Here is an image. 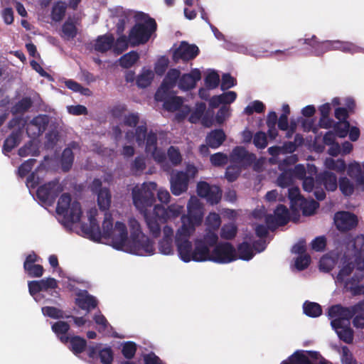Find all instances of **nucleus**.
Masks as SVG:
<instances>
[{
  "mask_svg": "<svg viewBox=\"0 0 364 364\" xmlns=\"http://www.w3.org/2000/svg\"><path fill=\"white\" fill-rule=\"evenodd\" d=\"M188 213L181 218V226L178 228L176 242L181 259L186 262L213 261L219 263L230 262L237 257L232 247L228 242L216 245L218 235L211 231L203 237L197 238L194 242V247L188 238L195 232L196 227L200 225L203 211L202 205L196 196H191L187 204Z\"/></svg>",
  "mask_w": 364,
  "mask_h": 364,
  "instance_id": "f257e3e1",
  "label": "nucleus"
},
{
  "mask_svg": "<svg viewBox=\"0 0 364 364\" xmlns=\"http://www.w3.org/2000/svg\"><path fill=\"white\" fill-rule=\"evenodd\" d=\"M156 186V183H144L134 186L132 192L134 206L143 214L148 228L155 237L159 236V204L154 205L152 213H149L147 208L155 202L154 191Z\"/></svg>",
  "mask_w": 364,
  "mask_h": 364,
  "instance_id": "f03ea898",
  "label": "nucleus"
},
{
  "mask_svg": "<svg viewBox=\"0 0 364 364\" xmlns=\"http://www.w3.org/2000/svg\"><path fill=\"white\" fill-rule=\"evenodd\" d=\"M136 23L129 31V45L135 47L146 43L156 30V21L143 12L134 15Z\"/></svg>",
  "mask_w": 364,
  "mask_h": 364,
  "instance_id": "7ed1b4c3",
  "label": "nucleus"
},
{
  "mask_svg": "<svg viewBox=\"0 0 364 364\" xmlns=\"http://www.w3.org/2000/svg\"><path fill=\"white\" fill-rule=\"evenodd\" d=\"M129 227L130 229L129 251L138 255L154 254V242L142 232L138 220L134 218H129Z\"/></svg>",
  "mask_w": 364,
  "mask_h": 364,
  "instance_id": "20e7f679",
  "label": "nucleus"
},
{
  "mask_svg": "<svg viewBox=\"0 0 364 364\" xmlns=\"http://www.w3.org/2000/svg\"><path fill=\"white\" fill-rule=\"evenodd\" d=\"M135 137L136 142L139 146L144 144L145 151L147 154H151L154 161L159 164V151L157 149V136L153 132H147L146 122L141 121L140 125L135 127L134 132H127L126 138Z\"/></svg>",
  "mask_w": 364,
  "mask_h": 364,
  "instance_id": "39448f33",
  "label": "nucleus"
},
{
  "mask_svg": "<svg viewBox=\"0 0 364 364\" xmlns=\"http://www.w3.org/2000/svg\"><path fill=\"white\" fill-rule=\"evenodd\" d=\"M355 262V251H353V254L349 253L346 250L340 258L338 267L340 268L339 272L336 277V282L343 285L346 289V284L348 282L353 280H359L360 277L357 274H353L350 277L354 268Z\"/></svg>",
  "mask_w": 364,
  "mask_h": 364,
  "instance_id": "423d86ee",
  "label": "nucleus"
},
{
  "mask_svg": "<svg viewBox=\"0 0 364 364\" xmlns=\"http://www.w3.org/2000/svg\"><path fill=\"white\" fill-rule=\"evenodd\" d=\"M62 191L63 187L60 184L59 180L55 179L38 186L36 196L42 203L52 205Z\"/></svg>",
  "mask_w": 364,
  "mask_h": 364,
  "instance_id": "0eeeda50",
  "label": "nucleus"
},
{
  "mask_svg": "<svg viewBox=\"0 0 364 364\" xmlns=\"http://www.w3.org/2000/svg\"><path fill=\"white\" fill-rule=\"evenodd\" d=\"M282 364H331L315 351H296Z\"/></svg>",
  "mask_w": 364,
  "mask_h": 364,
  "instance_id": "6e6552de",
  "label": "nucleus"
},
{
  "mask_svg": "<svg viewBox=\"0 0 364 364\" xmlns=\"http://www.w3.org/2000/svg\"><path fill=\"white\" fill-rule=\"evenodd\" d=\"M107 239L111 240L112 247L116 250H122L124 247L129 250L128 232L124 223L117 221L115 223L113 232Z\"/></svg>",
  "mask_w": 364,
  "mask_h": 364,
  "instance_id": "1a4fd4ad",
  "label": "nucleus"
},
{
  "mask_svg": "<svg viewBox=\"0 0 364 364\" xmlns=\"http://www.w3.org/2000/svg\"><path fill=\"white\" fill-rule=\"evenodd\" d=\"M328 316L331 319V326L333 328H338L340 325H350V318L352 317V306L345 308L340 305L332 306Z\"/></svg>",
  "mask_w": 364,
  "mask_h": 364,
  "instance_id": "9d476101",
  "label": "nucleus"
},
{
  "mask_svg": "<svg viewBox=\"0 0 364 364\" xmlns=\"http://www.w3.org/2000/svg\"><path fill=\"white\" fill-rule=\"evenodd\" d=\"M197 193L198 196L205 198L211 204L218 203L221 198V193L219 188L216 186H210L204 181L198 183Z\"/></svg>",
  "mask_w": 364,
  "mask_h": 364,
  "instance_id": "9b49d317",
  "label": "nucleus"
},
{
  "mask_svg": "<svg viewBox=\"0 0 364 364\" xmlns=\"http://www.w3.org/2000/svg\"><path fill=\"white\" fill-rule=\"evenodd\" d=\"M334 224L336 228L340 231H348L355 227L358 224L356 216L349 212H338L335 214Z\"/></svg>",
  "mask_w": 364,
  "mask_h": 364,
  "instance_id": "f8f14e48",
  "label": "nucleus"
},
{
  "mask_svg": "<svg viewBox=\"0 0 364 364\" xmlns=\"http://www.w3.org/2000/svg\"><path fill=\"white\" fill-rule=\"evenodd\" d=\"M198 52L199 49L196 45L182 41L174 50L173 58L175 61H178L179 59L187 61L195 58L198 55Z\"/></svg>",
  "mask_w": 364,
  "mask_h": 364,
  "instance_id": "ddd939ff",
  "label": "nucleus"
},
{
  "mask_svg": "<svg viewBox=\"0 0 364 364\" xmlns=\"http://www.w3.org/2000/svg\"><path fill=\"white\" fill-rule=\"evenodd\" d=\"M170 181L171 192L173 195L179 196L188 189V177L183 171L173 172Z\"/></svg>",
  "mask_w": 364,
  "mask_h": 364,
  "instance_id": "4468645a",
  "label": "nucleus"
},
{
  "mask_svg": "<svg viewBox=\"0 0 364 364\" xmlns=\"http://www.w3.org/2000/svg\"><path fill=\"white\" fill-rule=\"evenodd\" d=\"M255 159L254 154H250L241 146L235 147L230 154V161L237 164L240 168L250 165Z\"/></svg>",
  "mask_w": 364,
  "mask_h": 364,
  "instance_id": "2eb2a0df",
  "label": "nucleus"
},
{
  "mask_svg": "<svg viewBox=\"0 0 364 364\" xmlns=\"http://www.w3.org/2000/svg\"><path fill=\"white\" fill-rule=\"evenodd\" d=\"M200 78V71L197 68L193 69L189 73L180 75L178 87L185 91L192 90L196 87L197 82Z\"/></svg>",
  "mask_w": 364,
  "mask_h": 364,
  "instance_id": "dca6fc26",
  "label": "nucleus"
},
{
  "mask_svg": "<svg viewBox=\"0 0 364 364\" xmlns=\"http://www.w3.org/2000/svg\"><path fill=\"white\" fill-rule=\"evenodd\" d=\"M265 220L269 228L284 225L289 220V211L285 206L280 205L275 210L274 216L268 215Z\"/></svg>",
  "mask_w": 364,
  "mask_h": 364,
  "instance_id": "f3484780",
  "label": "nucleus"
},
{
  "mask_svg": "<svg viewBox=\"0 0 364 364\" xmlns=\"http://www.w3.org/2000/svg\"><path fill=\"white\" fill-rule=\"evenodd\" d=\"M75 304L81 309L90 311L97 306L98 301L96 298L90 294L87 290L80 291L77 294Z\"/></svg>",
  "mask_w": 364,
  "mask_h": 364,
  "instance_id": "a211bd4d",
  "label": "nucleus"
},
{
  "mask_svg": "<svg viewBox=\"0 0 364 364\" xmlns=\"http://www.w3.org/2000/svg\"><path fill=\"white\" fill-rule=\"evenodd\" d=\"M82 230L93 241H100L102 238V231L95 218V216L90 214L89 216V224H82Z\"/></svg>",
  "mask_w": 364,
  "mask_h": 364,
  "instance_id": "6ab92c4d",
  "label": "nucleus"
},
{
  "mask_svg": "<svg viewBox=\"0 0 364 364\" xmlns=\"http://www.w3.org/2000/svg\"><path fill=\"white\" fill-rule=\"evenodd\" d=\"M348 175L355 180L358 187L364 190V164L361 166L358 163L354 161L346 166Z\"/></svg>",
  "mask_w": 364,
  "mask_h": 364,
  "instance_id": "aec40b11",
  "label": "nucleus"
},
{
  "mask_svg": "<svg viewBox=\"0 0 364 364\" xmlns=\"http://www.w3.org/2000/svg\"><path fill=\"white\" fill-rule=\"evenodd\" d=\"M66 344H68V348L75 355L83 353L87 348V341L79 336H69Z\"/></svg>",
  "mask_w": 364,
  "mask_h": 364,
  "instance_id": "412c9836",
  "label": "nucleus"
},
{
  "mask_svg": "<svg viewBox=\"0 0 364 364\" xmlns=\"http://www.w3.org/2000/svg\"><path fill=\"white\" fill-rule=\"evenodd\" d=\"M114 43V38L112 34L107 33L100 36L96 39L95 50L100 53H106L112 48Z\"/></svg>",
  "mask_w": 364,
  "mask_h": 364,
  "instance_id": "4be33fe9",
  "label": "nucleus"
},
{
  "mask_svg": "<svg viewBox=\"0 0 364 364\" xmlns=\"http://www.w3.org/2000/svg\"><path fill=\"white\" fill-rule=\"evenodd\" d=\"M342 254H338V252L333 251L324 255L320 260V269L323 272L330 271L336 263H339Z\"/></svg>",
  "mask_w": 364,
  "mask_h": 364,
  "instance_id": "5701e85b",
  "label": "nucleus"
},
{
  "mask_svg": "<svg viewBox=\"0 0 364 364\" xmlns=\"http://www.w3.org/2000/svg\"><path fill=\"white\" fill-rule=\"evenodd\" d=\"M52 331L56 334L58 339L63 344H66L68 341V333L70 330V325L68 323L63 321H59L52 325Z\"/></svg>",
  "mask_w": 364,
  "mask_h": 364,
  "instance_id": "b1692460",
  "label": "nucleus"
},
{
  "mask_svg": "<svg viewBox=\"0 0 364 364\" xmlns=\"http://www.w3.org/2000/svg\"><path fill=\"white\" fill-rule=\"evenodd\" d=\"M225 139V134L221 129L210 132L206 136L207 144L213 149L219 147Z\"/></svg>",
  "mask_w": 364,
  "mask_h": 364,
  "instance_id": "393cba45",
  "label": "nucleus"
},
{
  "mask_svg": "<svg viewBox=\"0 0 364 364\" xmlns=\"http://www.w3.org/2000/svg\"><path fill=\"white\" fill-rule=\"evenodd\" d=\"M237 94L233 91H229L223 93V95L214 96L210 100V105L212 107H217L220 104H230L235 101Z\"/></svg>",
  "mask_w": 364,
  "mask_h": 364,
  "instance_id": "a878e982",
  "label": "nucleus"
},
{
  "mask_svg": "<svg viewBox=\"0 0 364 364\" xmlns=\"http://www.w3.org/2000/svg\"><path fill=\"white\" fill-rule=\"evenodd\" d=\"M318 180L323 182L326 190L334 191L338 187L337 177L331 172L324 171L318 176Z\"/></svg>",
  "mask_w": 364,
  "mask_h": 364,
  "instance_id": "bb28decb",
  "label": "nucleus"
},
{
  "mask_svg": "<svg viewBox=\"0 0 364 364\" xmlns=\"http://www.w3.org/2000/svg\"><path fill=\"white\" fill-rule=\"evenodd\" d=\"M180 75V70L175 68L169 70L164 78L162 83L163 88L168 90L175 87L178 85Z\"/></svg>",
  "mask_w": 364,
  "mask_h": 364,
  "instance_id": "cd10ccee",
  "label": "nucleus"
},
{
  "mask_svg": "<svg viewBox=\"0 0 364 364\" xmlns=\"http://www.w3.org/2000/svg\"><path fill=\"white\" fill-rule=\"evenodd\" d=\"M81 205L78 201H73L68 209L66 218H64L67 222L76 223L80 220L82 216Z\"/></svg>",
  "mask_w": 364,
  "mask_h": 364,
  "instance_id": "c85d7f7f",
  "label": "nucleus"
},
{
  "mask_svg": "<svg viewBox=\"0 0 364 364\" xmlns=\"http://www.w3.org/2000/svg\"><path fill=\"white\" fill-rule=\"evenodd\" d=\"M154 75L153 70L144 68L136 79V85L140 88L147 87L153 81Z\"/></svg>",
  "mask_w": 364,
  "mask_h": 364,
  "instance_id": "c756f323",
  "label": "nucleus"
},
{
  "mask_svg": "<svg viewBox=\"0 0 364 364\" xmlns=\"http://www.w3.org/2000/svg\"><path fill=\"white\" fill-rule=\"evenodd\" d=\"M355 316L353 323L356 328H364V301L352 306V316Z\"/></svg>",
  "mask_w": 364,
  "mask_h": 364,
  "instance_id": "7c9ffc66",
  "label": "nucleus"
},
{
  "mask_svg": "<svg viewBox=\"0 0 364 364\" xmlns=\"http://www.w3.org/2000/svg\"><path fill=\"white\" fill-rule=\"evenodd\" d=\"M21 132L19 130L13 131L9 136L4 140L3 144L4 153L11 152L20 142Z\"/></svg>",
  "mask_w": 364,
  "mask_h": 364,
  "instance_id": "2f4dec72",
  "label": "nucleus"
},
{
  "mask_svg": "<svg viewBox=\"0 0 364 364\" xmlns=\"http://www.w3.org/2000/svg\"><path fill=\"white\" fill-rule=\"evenodd\" d=\"M71 204L70 194L68 193L62 194L57 203L56 213L59 215H63L64 218H66V215L68 213V209Z\"/></svg>",
  "mask_w": 364,
  "mask_h": 364,
  "instance_id": "473e14b6",
  "label": "nucleus"
},
{
  "mask_svg": "<svg viewBox=\"0 0 364 364\" xmlns=\"http://www.w3.org/2000/svg\"><path fill=\"white\" fill-rule=\"evenodd\" d=\"M323 46L327 49H339L345 52H357L358 48L353 44L348 42L333 41L326 42Z\"/></svg>",
  "mask_w": 364,
  "mask_h": 364,
  "instance_id": "72a5a7b5",
  "label": "nucleus"
},
{
  "mask_svg": "<svg viewBox=\"0 0 364 364\" xmlns=\"http://www.w3.org/2000/svg\"><path fill=\"white\" fill-rule=\"evenodd\" d=\"M33 106V101L30 97H24L17 102L11 109L13 114H23Z\"/></svg>",
  "mask_w": 364,
  "mask_h": 364,
  "instance_id": "f704fd0d",
  "label": "nucleus"
},
{
  "mask_svg": "<svg viewBox=\"0 0 364 364\" xmlns=\"http://www.w3.org/2000/svg\"><path fill=\"white\" fill-rule=\"evenodd\" d=\"M97 204L100 210H108L111 204V193L108 188L100 190L97 193Z\"/></svg>",
  "mask_w": 364,
  "mask_h": 364,
  "instance_id": "c9c22d12",
  "label": "nucleus"
},
{
  "mask_svg": "<svg viewBox=\"0 0 364 364\" xmlns=\"http://www.w3.org/2000/svg\"><path fill=\"white\" fill-rule=\"evenodd\" d=\"M61 37L66 40L73 39L76 37L77 33V29L70 19H68L64 22L61 28Z\"/></svg>",
  "mask_w": 364,
  "mask_h": 364,
  "instance_id": "e433bc0d",
  "label": "nucleus"
},
{
  "mask_svg": "<svg viewBox=\"0 0 364 364\" xmlns=\"http://www.w3.org/2000/svg\"><path fill=\"white\" fill-rule=\"evenodd\" d=\"M48 123L49 119L46 114H39L30 122L31 125L36 127L38 135L42 134L46 130Z\"/></svg>",
  "mask_w": 364,
  "mask_h": 364,
  "instance_id": "4c0bfd02",
  "label": "nucleus"
},
{
  "mask_svg": "<svg viewBox=\"0 0 364 364\" xmlns=\"http://www.w3.org/2000/svg\"><path fill=\"white\" fill-rule=\"evenodd\" d=\"M164 238L163 240V245L161 247V253L164 255H169L173 252L172 239L173 230L168 228H164Z\"/></svg>",
  "mask_w": 364,
  "mask_h": 364,
  "instance_id": "58836bf2",
  "label": "nucleus"
},
{
  "mask_svg": "<svg viewBox=\"0 0 364 364\" xmlns=\"http://www.w3.org/2000/svg\"><path fill=\"white\" fill-rule=\"evenodd\" d=\"M119 37L114 41L112 46L113 52L115 55H119L126 50L129 44V35L128 36L121 34Z\"/></svg>",
  "mask_w": 364,
  "mask_h": 364,
  "instance_id": "ea45409f",
  "label": "nucleus"
},
{
  "mask_svg": "<svg viewBox=\"0 0 364 364\" xmlns=\"http://www.w3.org/2000/svg\"><path fill=\"white\" fill-rule=\"evenodd\" d=\"M74 161V154L70 147L65 148L61 156V167L64 172H68L71 168Z\"/></svg>",
  "mask_w": 364,
  "mask_h": 364,
  "instance_id": "a19ab883",
  "label": "nucleus"
},
{
  "mask_svg": "<svg viewBox=\"0 0 364 364\" xmlns=\"http://www.w3.org/2000/svg\"><path fill=\"white\" fill-rule=\"evenodd\" d=\"M356 187L358 188L357 186H355L354 183L346 176H342L339 178V188L341 193L346 196H351Z\"/></svg>",
  "mask_w": 364,
  "mask_h": 364,
  "instance_id": "79ce46f5",
  "label": "nucleus"
},
{
  "mask_svg": "<svg viewBox=\"0 0 364 364\" xmlns=\"http://www.w3.org/2000/svg\"><path fill=\"white\" fill-rule=\"evenodd\" d=\"M324 166L327 169L335 171L338 173L343 172L346 168V165L343 159H333L326 158L324 161Z\"/></svg>",
  "mask_w": 364,
  "mask_h": 364,
  "instance_id": "37998d69",
  "label": "nucleus"
},
{
  "mask_svg": "<svg viewBox=\"0 0 364 364\" xmlns=\"http://www.w3.org/2000/svg\"><path fill=\"white\" fill-rule=\"evenodd\" d=\"M340 339L346 343H350L353 338V333L350 325L343 324L338 326V328H333Z\"/></svg>",
  "mask_w": 364,
  "mask_h": 364,
  "instance_id": "c03bdc74",
  "label": "nucleus"
},
{
  "mask_svg": "<svg viewBox=\"0 0 364 364\" xmlns=\"http://www.w3.org/2000/svg\"><path fill=\"white\" fill-rule=\"evenodd\" d=\"M66 6L64 2L58 1L53 5L51 11V18L55 22L60 21L65 16Z\"/></svg>",
  "mask_w": 364,
  "mask_h": 364,
  "instance_id": "a18cd8bd",
  "label": "nucleus"
},
{
  "mask_svg": "<svg viewBox=\"0 0 364 364\" xmlns=\"http://www.w3.org/2000/svg\"><path fill=\"white\" fill-rule=\"evenodd\" d=\"M139 56L137 52L130 51L119 58V65L124 68L132 67L139 60Z\"/></svg>",
  "mask_w": 364,
  "mask_h": 364,
  "instance_id": "49530a36",
  "label": "nucleus"
},
{
  "mask_svg": "<svg viewBox=\"0 0 364 364\" xmlns=\"http://www.w3.org/2000/svg\"><path fill=\"white\" fill-rule=\"evenodd\" d=\"M318 207V204L316 201L304 200L297 205V210L301 209L304 215H311Z\"/></svg>",
  "mask_w": 364,
  "mask_h": 364,
  "instance_id": "de8ad7c7",
  "label": "nucleus"
},
{
  "mask_svg": "<svg viewBox=\"0 0 364 364\" xmlns=\"http://www.w3.org/2000/svg\"><path fill=\"white\" fill-rule=\"evenodd\" d=\"M102 237L107 239L111 235L112 232L114 230L113 219L111 214L106 213L102 225Z\"/></svg>",
  "mask_w": 364,
  "mask_h": 364,
  "instance_id": "09e8293b",
  "label": "nucleus"
},
{
  "mask_svg": "<svg viewBox=\"0 0 364 364\" xmlns=\"http://www.w3.org/2000/svg\"><path fill=\"white\" fill-rule=\"evenodd\" d=\"M349 253H353L355 251V262L358 269H364V250L358 252V249L355 247L354 243L350 242L346 247Z\"/></svg>",
  "mask_w": 364,
  "mask_h": 364,
  "instance_id": "8fccbe9b",
  "label": "nucleus"
},
{
  "mask_svg": "<svg viewBox=\"0 0 364 364\" xmlns=\"http://www.w3.org/2000/svg\"><path fill=\"white\" fill-rule=\"evenodd\" d=\"M42 313L44 316L54 318V319H59V318H68L69 316H66L64 314L63 311L54 307V306H44L42 308Z\"/></svg>",
  "mask_w": 364,
  "mask_h": 364,
  "instance_id": "3c124183",
  "label": "nucleus"
},
{
  "mask_svg": "<svg viewBox=\"0 0 364 364\" xmlns=\"http://www.w3.org/2000/svg\"><path fill=\"white\" fill-rule=\"evenodd\" d=\"M181 105V98L171 95L164 100V107L168 111H175L178 109Z\"/></svg>",
  "mask_w": 364,
  "mask_h": 364,
  "instance_id": "603ef678",
  "label": "nucleus"
},
{
  "mask_svg": "<svg viewBox=\"0 0 364 364\" xmlns=\"http://www.w3.org/2000/svg\"><path fill=\"white\" fill-rule=\"evenodd\" d=\"M304 313L311 317H316L321 315V308L319 304L314 302H306L304 304Z\"/></svg>",
  "mask_w": 364,
  "mask_h": 364,
  "instance_id": "864d4df0",
  "label": "nucleus"
},
{
  "mask_svg": "<svg viewBox=\"0 0 364 364\" xmlns=\"http://www.w3.org/2000/svg\"><path fill=\"white\" fill-rule=\"evenodd\" d=\"M289 198L291 200V208L295 211L297 210V205L304 200L300 196L299 188L295 187L289 189Z\"/></svg>",
  "mask_w": 364,
  "mask_h": 364,
  "instance_id": "5fc2aeb1",
  "label": "nucleus"
},
{
  "mask_svg": "<svg viewBox=\"0 0 364 364\" xmlns=\"http://www.w3.org/2000/svg\"><path fill=\"white\" fill-rule=\"evenodd\" d=\"M98 356L102 364H112L114 353L111 347H106L98 350Z\"/></svg>",
  "mask_w": 364,
  "mask_h": 364,
  "instance_id": "6e6d98bb",
  "label": "nucleus"
},
{
  "mask_svg": "<svg viewBox=\"0 0 364 364\" xmlns=\"http://www.w3.org/2000/svg\"><path fill=\"white\" fill-rule=\"evenodd\" d=\"M136 351V345L134 342L127 341L122 346V353L127 359L134 358Z\"/></svg>",
  "mask_w": 364,
  "mask_h": 364,
  "instance_id": "4d7b16f0",
  "label": "nucleus"
},
{
  "mask_svg": "<svg viewBox=\"0 0 364 364\" xmlns=\"http://www.w3.org/2000/svg\"><path fill=\"white\" fill-rule=\"evenodd\" d=\"M36 163V159H29L24 161L18 168V175L21 178L25 177L27 174L29 173Z\"/></svg>",
  "mask_w": 364,
  "mask_h": 364,
  "instance_id": "13d9d810",
  "label": "nucleus"
},
{
  "mask_svg": "<svg viewBox=\"0 0 364 364\" xmlns=\"http://www.w3.org/2000/svg\"><path fill=\"white\" fill-rule=\"evenodd\" d=\"M254 255L251 247L246 242L241 244L238 247V257L242 259L249 260Z\"/></svg>",
  "mask_w": 364,
  "mask_h": 364,
  "instance_id": "bf43d9fd",
  "label": "nucleus"
},
{
  "mask_svg": "<svg viewBox=\"0 0 364 364\" xmlns=\"http://www.w3.org/2000/svg\"><path fill=\"white\" fill-rule=\"evenodd\" d=\"M219 75L215 71L209 72L205 78V83L208 89H214L217 87L219 85Z\"/></svg>",
  "mask_w": 364,
  "mask_h": 364,
  "instance_id": "052dcab7",
  "label": "nucleus"
},
{
  "mask_svg": "<svg viewBox=\"0 0 364 364\" xmlns=\"http://www.w3.org/2000/svg\"><path fill=\"white\" fill-rule=\"evenodd\" d=\"M294 177L291 170L284 171L277 179V183L281 187H287L293 183Z\"/></svg>",
  "mask_w": 364,
  "mask_h": 364,
  "instance_id": "680f3d73",
  "label": "nucleus"
},
{
  "mask_svg": "<svg viewBox=\"0 0 364 364\" xmlns=\"http://www.w3.org/2000/svg\"><path fill=\"white\" fill-rule=\"evenodd\" d=\"M140 117L138 112H131L124 117V124L130 127H135L139 123Z\"/></svg>",
  "mask_w": 364,
  "mask_h": 364,
  "instance_id": "e2e57ef3",
  "label": "nucleus"
},
{
  "mask_svg": "<svg viewBox=\"0 0 364 364\" xmlns=\"http://www.w3.org/2000/svg\"><path fill=\"white\" fill-rule=\"evenodd\" d=\"M350 129V124L347 121L339 122L335 126V131L337 135L341 137H345Z\"/></svg>",
  "mask_w": 364,
  "mask_h": 364,
  "instance_id": "0e129e2a",
  "label": "nucleus"
},
{
  "mask_svg": "<svg viewBox=\"0 0 364 364\" xmlns=\"http://www.w3.org/2000/svg\"><path fill=\"white\" fill-rule=\"evenodd\" d=\"M127 110V107L124 104H117L111 109V114L115 119H121L124 117V113Z\"/></svg>",
  "mask_w": 364,
  "mask_h": 364,
  "instance_id": "69168bd1",
  "label": "nucleus"
},
{
  "mask_svg": "<svg viewBox=\"0 0 364 364\" xmlns=\"http://www.w3.org/2000/svg\"><path fill=\"white\" fill-rule=\"evenodd\" d=\"M341 362L342 364H357L353 355L346 346H343L341 349Z\"/></svg>",
  "mask_w": 364,
  "mask_h": 364,
  "instance_id": "338daca9",
  "label": "nucleus"
},
{
  "mask_svg": "<svg viewBox=\"0 0 364 364\" xmlns=\"http://www.w3.org/2000/svg\"><path fill=\"white\" fill-rule=\"evenodd\" d=\"M253 143L259 149H264L267 145V137L264 132H257L253 138Z\"/></svg>",
  "mask_w": 364,
  "mask_h": 364,
  "instance_id": "774afa93",
  "label": "nucleus"
}]
</instances>
